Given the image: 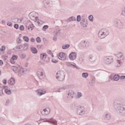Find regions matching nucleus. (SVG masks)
Listing matches in <instances>:
<instances>
[{
	"instance_id": "nucleus-22",
	"label": "nucleus",
	"mask_w": 125,
	"mask_h": 125,
	"mask_svg": "<svg viewBox=\"0 0 125 125\" xmlns=\"http://www.w3.org/2000/svg\"><path fill=\"white\" fill-rule=\"evenodd\" d=\"M81 25L83 27V28H85L87 25V22L85 21V20L84 19L83 20H82V21L80 22Z\"/></svg>"
},
{
	"instance_id": "nucleus-52",
	"label": "nucleus",
	"mask_w": 125,
	"mask_h": 125,
	"mask_svg": "<svg viewBox=\"0 0 125 125\" xmlns=\"http://www.w3.org/2000/svg\"><path fill=\"white\" fill-rule=\"evenodd\" d=\"M114 79V76L113 75H110L109 76V80L108 82H111V81H112V80Z\"/></svg>"
},
{
	"instance_id": "nucleus-46",
	"label": "nucleus",
	"mask_w": 125,
	"mask_h": 125,
	"mask_svg": "<svg viewBox=\"0 0 125 125\" xmlns=\"http://www.w3.org/2000/svg\"><path fill=\"white\" fill-rule=\"evenodd\" d=\"M90 83L91 84H93L94 83H95V78H93L91 81L90 82Z\"/></svg>"
},
{
	"instance_id": "nucleus-28",
	"label": "nucleus",
	"mask_w": 125,
	"mask_h": 125,
	"mask_svg": "<svg viewBox=\"0 0 125 125\" xmlns=\"http://www.w3.org/2000/svg\"><path fill=\"white\" fill-rule=\"evenodd\" d=\"M16 47L18 51H22V44L17 45Z\"/></svg>"
},
{
	"instance_id": "nucleus-11",
	"label": "nucleus",
	"mask_w": 125,
	"mask_h": 125,
	"mask_svg": "<svg viewBox=\"0 0 125 125\" xmlns=\"http://www.w3.org/2000/svg\"><path fill=\"white\" fill-rule=\"evenodd\" d=\"M26 71V69L21 67L20 69H19L18 73V76L19 77H21V76H23L25 74V72Z\"/></svg>"
},
{
	"instance_id": "nucleus-9",
	"label": "nucleus",
	"mask_w": 125,
	"mask_h": 125,
	"mask_svg": "<svg viewBox=\"0 0 125 125\" xmlns=\"http://www.w3.org/2000/svg\"><path fill=\"white\" fill-rule=\"evenodd\" d=\"M41 113L43 116H46L50 113V108L47 107L43 109H41Z\"/></svg>"
},
{
	"instance_id": "nucleus-60",
	"label": "nucleus",
	"mask_w": 125,
	"mask_h": 125,
	"mask_svg": "<svg viewBox=\"0 0 125 125\" xmlns=\"http://www.w3.org/2000/svg\"><path fill=\"white\" fill-rule=\"evenodd\" d=\"M51 62H53V63H57L58 62V61L56 60H54V59H52L51 60Z\"/></svg>"
},
{
	"instance_id": "nucleus-26",
	"label": "nucleus",
	"mask_w": 125,
	"mask_h": 125,
	"mask_svg": "<svg viewBox=\"0 0 125 125\" xmlns=\"http://www.w3.org/2000/svg\"><path fill=\"white\" fill-rule=\"evenodd\" d=\"M60 29H55L54 31V35L58 36V35H60Z\"/></svg>"
},
{
	"instance_id": "nucleus-48",
	"label": "nucleus",
	"mask_w": 125,
	"mask_h": 125,
	"mask_svg": "<svg viewBox=\"0 0 125 125\" xmlns=\"http://www.w3.org/2000/svg\"><path fill=\"white\" fill-rule=\"evenodd\" d=\"M82 96H83V94H82V93H81V92L77 93L78 98H81V97H82Z\"/></svg>"
},
{
	"instance_id": "nucleus-44",
	"label": "nucleus",
	"mask_w": 125,
	"mask_h": 125,
	"mask_svg": "<svg viewBox=\"0 0 125 125\" xmlns=\"http://www.w3.org/2000/svg\"><path fill=\"white\" fill-rule=\"evenodd\" d=\"M36 42L39 43H40V42H42V39H41V37H38L36 38Z\"/></svg>"
},
{
	"instance_id": "nucleus-20",
	"label": "nucleus",
	"mask_w": 125,
	"mask_h": 125,
	"mask_svg": "<svg viewBox=\"0 0 125 125\" xmlns=\"http://www.w3.org/2000/svg\"><path fill=\"white\" fill-rule=\"evenodd\" d=\"M66 64L68 67H72V66L73 68H76V69H80V67H79V66H77V65H76L75 64H73L69 62H66Z\"/></svg>"
},
{
	"instance_id": "nucleus-54",
	"label": "nucleus",
	"mask_w": 125,
	"mask_h": 125,
	"mask_svg": "<svg viewBox=\"0 0 125 125\" xmlns=\"http://www.w3.org/2000/svg\"><path fill=\"white\" fill-rule=\"evenodd\" d=\"M11 89L13 91H16V87L15 86L13 85L11 86Z\"/></svg>"
},
{
	"instance_id": "nucleus-43",
	"label": "nucleus",
	"mask_w": 125,
	"mask_h": 125,
	"mask_svg": "<svg viewBox=\"0 0 125 125\" xmlns=\"http://www.w3.org/2000/svg\"><path fill=\"white\" fill-rule=\"evenodd\" d=\"M34 27V24H30L29 26H28V30H30V29H31V30L32 31Z\"/></svg>"
},
{
	"instance_id": "nucleus-35",
	"label": "nucleus",
	"mask_w": 125,
	"mask_h": 125,
	"mask_svg": "<svg viewBox=\"0 0 125 125\" xmlns=\"http://www.w3.org/2000/svg\"><path fill=\"white\" fill-rule=\"evenodd\" d=\"M3 86L2 87H0V96H2L3 95Z\"/></svg>"
},
{
	"instance_id": "nucleus-59",
	"label": "nucleus",
	"mask_w": 125,
	"mask_h": 125,
	"mask_svg": "<svg viewBox=\"0 0 125 125\" xmlns=\"http://www.w3.org/2000/svg\"><path fill=\"white\" fill-rule=\"evenodd\" d=\"M76 107V104H72L71 105V109H74Z\"/></svg>"
},
{
	"instance_id": "nucleus-6",
	"label": "nucleus",
	"mask_w": 125,
	"mask_h": 125,
	"mask_svg": "<svg viewBox=\"0 0 125 125\" xmlns=\"http://www.w3.org/2000/svg\"><path fill=\"white\" fill-rule=\"evenodd\" d=\"M66 94L67 95V98H71V99H73L75 95H76V93H75L74 90L70 89L66 91Z\"/></svg>"
},
{
	"instance_id": "nucleus-56",
	"label": "nucleus",
	"mask_w": 125,
	"mask_h": 125,
	"mask_svg": "<svg viewBox=\"0 0 125 125\" xmlns=\"http://www.w3.org/2000/svg\"><path fill=\"white\" fill-rule=\"evenodd\" d=\"M7 26H8L9 27H12V23H11V22H8L7 23Z\"/></svg>"
},
{
	"instance_id": "nucleus-24",
	"label": "nucleus",
	"mask_w": 125,
	"mask_h": 125,
	"mask_svg": "<svg viewBox=\"0 0 125 125\" xmlns=\"http://www.w3.org/2000/svg\"><path fill=\"white\" fill-rule=\"evenodd\" d=\"M89 42H88L83 41L81 42V45L83 47H85L86 46H88Z\"/></svg>"
},
{
	"instance_id": "nucleus-10",
	"label": "nucleus",
	"mask_w": 125,
	"mask_h": 125,
	"mask_svg": "<svg viewBox=\"0 0 125 125\" xmlns=\"http://www.w3.org/2000/svg\"><path fill=\"white\" fill-rule=\"evenodd\" d=\"M115 110L117 111H118L119 113L121 114H123V115L125 114V107L124 105H120V106L118 107V108H115Z\"/></svg>"
},
{
	"instance_id": "nucleus-38",
	"label": "nucleus",
	"mask_w": 125,
	"mask_h": 125,
	"mask_svg": "<svg viewBox=\"0 0 125 125\" xmlns=\"http://www.w3.org/2000/svg\"><path fill=\"white\" fill-rule=\"evenodd\" d=\"M23 40L24 41V42H29V37L27 36H23Z\"/></svg>"
},
{
	"instance_id": "nucleus-55",
	"label": "nucleus",
	"mask_w": 125,
	"mask_h": 125,
	"mask_svg": "<svg viewBox=\"0 0 125 125\" xmlns=\"http://www.w3.org/2000/svg\"><path fill=\"white\" fill-rule=\"evenodd\" d=\"M119 79H120V80H125V75H122L121 76H119Z\"/></svg>"
},
{
	"instance_id": "nucleus-40",
	"label": "nucleus",
	"mask_w": 125,
	"mask_h": 125,
	"mask_svg": "<svg viewBox=\"0 0 125 125\" xmlns=\"http://www.w3.org/2000/svg\"><path fill=\"white\" fill-rule=\"evenodd\" d=\"M12 59L13 60H17V59H18V56L13 55L12 57Z\"/></svg>"
},
{
	"instance_id": "nucleus-30",
	"label": "nucleus",
	"mask_w": 125,
	"mask_h": 125,
	"mask_svg": "<svg viewBox=\"0 0 125 125\" xmlns=\"http://www.w3.org/2000/svg\"><path fill=\"white\" fill-rule=\"evenodd\" d=\"M31 50L32 52V53H34V54H37L38 53V50H37V48L33 47L31 48Z\"/></svg>"
},
{
	"instance_id": "nucleus-16",
	"label": "nucleus",
	"mask_w": 125,
	"mask_h": 125,
	"mask_svg": "<svg viewBox=\"0 0 125 125\" xmlns=\"http://www.w3.org/2000/svg\"><path fill=\"white\" fill-rule=\"evenodd\" d=\"M37 75L39 79H40V80H43V79L45 77L44 73H43V72L42 71H38L37 72Z\"/></svg>"
},
{
	"instance_id": "nucleus-64",
	"label": "nucleus",
	"mask_w": 125,
	"mask_h": 125,
	"mask_svg": "<svg viewBox=\"0 0 125 125\" xmlns=\"http://www.w3.org/2000/svg\"><path fill=\"white\" fill-rule=\"evenodd\" d=\"M2 83H4V84H6V80H3L2 81Z\"/></svg>"
},
{
	"instance_id": "nucleus-14",
	"label": "nucleus",
	"mask_w": 125,
	"mask_h": 125,
	"mask_svg": "<svg viewBox=\"0 0 125 125\" xmlns=\"http://www.w3.org/2000/svg\"><path fill=\"white\" fill-rule=\"evenodd\" d=\"M59 59L63 61L66 60V55L63 52L60 53L58 56Z\"/></svg>"
},
{
	"instance_id": "nucleus-18",
	"label": "nucleus",
	"mask_w": 125,
	"mask_h": 125,
	"mask_svg": "<svg viewBox=\"0 0 125 125\" xmlns=\"http://www.w3.org/2000/svg\"><path fill=\"white\" fill-rule=\"evenodd\" d=\"M96 49L97 51H104L105 49V47L102 45H97L96 47Z\"/></svg>"
},
{
	"instance_id": "nucleus-17",
	"label": "nucleus",
	"mask_w": 125,
	"mask_h": 125,
	"mask_svg": "<svg viewBox=\"0 0 125 125\" xmlns=\"http://www.w3.org/2000/svg\"><path fill=\"white\" fill-rule=\"evenodd\" d=\"M70 86L69 85L64 86L63 87H61V88H57L55 90L56 92H61V90L62 89H67V88H70Z\"/></svg>"
},
{
	"instance_id": "nucleus-37",
	"label": "nucleus",
	"mask_w": 125,
	"mask_h": 125,
	"mask_svg": "<svg viewBox=\"0 0 125 125\" xmlns=\"http://www.w3.org/2000/svg\"><path fill=\"white\" fill-rule=\"evenodd\" d=\"M31 20L34 21V22H37L38 21V17H35V16H33L30 17Z\"/></svg>"
},
{
	"instance_id": "nucleus-33",
	"label": "nucleus",
	"mask_w": 125,
	"mask_h": 125,
	"mask_svg": "<svg viewBox=\"0 0 125 125\" xmlns=\"http://www.w3.org/2000/svg\"><path fill=\"white\" fill-rule=\"evenodd\" d=\"M82 77L84 78V79H86L87 77H88V73L86 72V73H82Z\"/></svg>"
},
{
	"instance_id": "nucleus-53",
	"label": "nucleus",
	"mask_w": 125,
	"mask_h": 125,
	"mask_svg": "<svg viewBox=\"0 0 125 125\" xmlns=\"http://www.w3.org/2000/svg\"><path fill=\"white\" fill-rule=\"evenodd\" d=\"M14 27L15 28V29L18 30V29H19V25H18V24H15L14 25Z\"/></svg>"
},
{
	"instance_id": "nucleus-3",
	"label": "nucleus",
	"mask_w": 125,
	"mask_h": 125,
	"mask_svg": "<svg viewBox=\"0 0 125 125\" xmlns=\"http://www.w3.org/2000/svg\"><path fill=\"white\" fill-rule=\"evenodd\" d=\"M56 78L58 81L63 82L65 79V74H64V72L61 71H58L56 75Z\"/></svg>"
},
{
	"instance_id": "nucleus-2",
	"label": "nucleus",
	"mask_w": 125,
	"mask_h": 125,
	"mask_svg": "<svg viewBox=\"0 0 125 125\" xmlns=\"http://www.w3.org/2000/svg\"><path fill=\"white\" fill-rule=\"evenodd\" d=\"M109 30L107 29L103 28L98 32V37L99 39H104L109 35Z\"/></svg>"
},
{
	"instance_id": "nucleus-4",
	"label": "nucleus",
	"mask_w": 125,
	"mask_h": 125,
	"mask_svg": "<svg viewBox=\"0 0 125 125\" xmlns=\"http://www.w3.org/2000/svg\"><path fill=\"white\" fill-rule=\"evenodd\" d=\"M113 61H114V58L112 56H107L104 58V63L105 65L112 64Z\"/></svg>"
},
{
	"instance_id": "nucleus-25",
	"label": "nucleus",
	"mask_w": 125,
	"mask_h": 125,
	"mask_svg": "<svg viewBox=\"0 0 125 125\" xmlns=\"http://www.w3.org/2000/svg\"><path fill=\"white\" fill-rule=\"evenodd\" d=\"M8 83H9L11 85H13L15 83V79L14 78L12 77L10 80L8 81Z\"/></svg>"
},
{
	"instance_id": "nucleus-50",
	"label": "nucleus",
	"mask_w": 125,
	"mask_h": 125,
	"mask_svg": "<svg viewBox=\"0 0 125 125\" xmlns=\"http://www.w3.org/2000/svg\"><path fill=\"white\" fill-rule=\"evenodd\" d=\"M82 19V18L81 17V15H78L77 18V21L78 22H80Z\"/></svg>"
},
{
	"instance_id": "nucleus-27",
	"label": "nucleus",
	"mask_w": 125,
	"mask_h": 125,
	"mask_svg": "<svg viewBox=\"0 0 125 125\" xmlns=\"http://www.w3.org/2000/svg\"><path fill=\"white\" fill-rule=\"evenodd\" d=\"M76 17L72 16L69 18L67 21L66 22L67 23H69V22H71V21H76Z\"/></svg>"
},
{
	"instance_id": "nucleus-61",
	"label": "nucleus",
	"mask_w": 125,
	"mask_h": 125,
	"mask_svg": "<svg viewBox=\"0 0 125 125\" xmlns=\"http://www.w3.org/2000/svg\"><path fill=\"white\" fill-rule=\"evenodd\" d=\"M10 102V101H9V100H7L6 101L5 105L6 106H7V105H8V104H9Z\"/></svg>"
},
{
	"instance_id": "nucleus-58",
	"label": "nucleus",
	"mask_w": 125,
	"mask_h": 125,
	"mask_svg": "<svg viewBox=\"0 0 125 125\" xmlns=\"http://www.w3.org/2000/svg\"><path fill=\"white\" fill-rule=\"evenodd\" d=\"M53 40L54 42H56V41H57V36L54 35Z\"/></svg>"
},
{
	"instance_id": "nucleus-8",
	"label": "nucleus",
	"mask_w": 125,
	"mask_h": 125,
	"mask_svg": "<svg viewBox=\"0 0 125 125\" xmlns=\"http://www.w3.org/2000/svg\"><path fill=\"white\" fill-rule=\"evenodd\" d=\"M120 106H122V101L119 99H116L114 102V107L118 109Z\"/></svg>"
},
{
	"instance_id": "nucleus-36",
	"label": "nucleus",
	"mask_w": 125,
	"mask_h": 125,
	"mask_svg": "<svg viewBox=\"0 0 125 125\" xmlns=\"http://www.w3.org/2000/svg\"><path fill=\"white\" fill-rule=\"evenodd\" d=\"M41 58H42V60H44L45 58H46V55L44 53L41 54Z\"/></svg>"
},
{
	"instance_id": "nucleus-39",
	"label": "nucleus",
	"mask_w": 125,
	"mask_h": 125,
	"mask_svg": "<svg viewBox=\"0 0 125 125\" xmlns=\"http://www.w3.org/2000/svg\"><path fill=\"white\" fill-rule=\"evenodd\" d=\"M79 61L81 62H83V61H84V57L83 56L79 57Z\"/></svg>"
},
{
	"instance_id": "nucleus-15",
	"label": "nucleus",
	"mask_w": 125,
	"mask_h": 125,
	"mask_svg": "<svg viewBox=\"0 0 125 125\" xmlns=\"http://www.w3.org/2000/svg\"><path fill=\"white\" fill-rule=\"evenodd\" d=\"M44 122H47V123H51L54 125H57V121L53 118H51L49 120H47L46 119H44Z\"/></svg>"
},
{
	"instance_id": "nucleus-19",
	"label": "nucleus",
	"mask_w": 125,
	"mask_h": 125,
	"mask_svg": "<svg viewBox=\"0 0 125 125\" xmlns=\"http://www.w3.org/2000/svg\"><path fill=\"white\" fill-rule=\"evenodd\" d=\"M104 118L105 121H109L111 119V114L109 113H106L104 115Z\"/></svg>"
},
{
	"instance_id": "nucleus-47",
	"label": "nucleus",
	"mask_w": 125,
	"mask_h": 125,
	"mask_svg": "<svg viewBox=\"0 0 125 125\" xmlns=\"http://www.w3.org/2000/svg\"><path fill=\"white\" fill-rule=\"evenodd\" d=\"M46 29H48V25H44L42 27L43 31H46Z\"/></svg>"
},
{
	"instance_id": "nucleus-49",
	"label": "nucleus",
	"mask_w": 125,
	"mask_h": 125,
	"mask_svg": "<svg viewBox=\"0 0 125 125\" xmlns=\"http://www.w3.org/2000/svg\"><path fill=\"white\" fill-rule=\"evenodd\" d=\"M122 15H123L124 16H125V7H124L122 9Z\"/></svg>"
},
{
	"instance_id": "nucleus-63",
	"label": "nucleus",
	"mask_w": 125,
	"mask_h": 125,
	"mask_svg": "<svg viewBox=\"0 0 125 125\" xmlns=\"http://www.w3.org/2000/svg\"><path fill=\"white\" fill-rule=\"evenodd\" d=\"M48 54H50V55H51L52 54V52L51 50L48 51L47 52Z\"/></svg>"
},
{
	"instance_id": "nucleus-5",
	"label": "nucleus",
	"mask_w": 125,
	"mask_h": 125,
	"mask_svg": "<svg viewBox=\"0 0 125 125\" xmlns=\"http://www.w3.org/2000/svg\"><path fill=\"white\" fill-rule=\"evenodd\" d=\"M85 113V109L83 106H80L78 107L77 110V115H79V116H83L84 115Z\"/></svg>"
},
{
	"instance_id": "nucleus-29",
	"label": "nucleus",
	"mask_w": 125,
	"mask_h": 125,
	"mask_svg": "<svg viewBox=\"0 0 125 125\" xmlns=\"http://www.w3.org/2000/svg\"><path fill=\"white\" fill-rule=\"evenodd\" d=\"M11 69H12V70H13V71H14V72H15V73H18L19 68H18V67L12 66Z\"/></svg>"
},
{
	"instance_id": "nucleus-21",
	"label": "nucleus",
	"mask_w": 125,
	"mask_h": 125,
	"mask_svg": "<svg viewBox=\"0 0 125 125\" xmlns=\"http://www.w3.org/2000/svg\"><path fill=\"white\" fill-rule=\"evenodd\" d=\"M29 47V44L27 43H25L24 44H22V49L21 51H26V50H28Z\"/></svg>"
},
{
	"instance_id": "nucleus-51",
	"label": "nucleus",
	"mask_w": 125,
	"mask_h": 125,
	"mask_svg": "<svg viewBox=\"0 0 125 125\" xmlns=\"http://www.w3.org/2000/svg\"><path fill=\"white\" fill-rule=\"evenodd\" d=\"M19 28L20 31H24L25 27H24L23 25H20Z\"/></svg>"
},
{
	"instance_id": "nucleus-7",
	"label": "nucleus",
	"mask_w": 125,
	"mask_h": 125,
	"mask_svg": "<svg viewBox=\"0 0 125 125\" xmlns=\"http://www.w3.org/2000/svg\"><path fill=\"white\" fill-rule=\"evenodd\" d=\"M114 26L116 27V28H119V29H122L124 26V24H123V23H122L121 21L118 20L114 22Z\"/></svg>"
},
{
	"instance_id": "nucleus-23",
	"label": "nucleus",
	"mask_w": 125,
	"mask_h": 125,
	"mask_svg": "<svg viewBox=\"0 0 125 125\" xmlns=\"http://www.w3.org/2000/svg\"><path fill=\"white\" fill-rule=\"evenodd\" d=\"M6 86H3V88L4 89V91L5 92L6 94H7L8 95H10V94H11V90H10V89H9L8 88H6Z\"/></svg>"
},
{
	"instance_id": "nucleus-31",
	"label": "nucleus",
	"mask_w": 125,
	"mask_h": 125,
	"mask_svg": "<svg viewBox=\"0 0 125 125\" xmlns=\"http://www.w3.org/2000/svg\"><path fill=\"white\" fill-rule=\"evenodd\" d=\"M68 47H70V44H63L62 46V49H68Z\"/></svg>"
},
{
	"instance_id": "nucleus-42",
	"label": "nucleus",
	"mask_w": 125,
	"mask_h": 125,
	"mask_svg": "<svg viewBox=\"0 0 125 125\" xmlns=\"http://www.w3.org/2000/svg\"><path fill=\"white\" fill-rule=\"evenodd\" d=\"M89 20L91 21V22H93V16H92V15H90V16H89Z\"/></svg>"
},
{
	"instance_id": "nucleus-34",
	"label": "nucleus",
	"mask_w": 125,
	"mask_h": 125,
	"mask_svg": "<svg viewBox=\"0 0 125 125\" xmlns=\"http://www.w3.org/2000/svg\"><path fill=\"white\" fill-rule=\"evenodd\" d=\"M20 57L21 59H25L26 58V54L21 53L20 54Z\"/></svg>"
},
{
	"instance_id": "nucleus-13",
	"label": "nucleus",
	"mask_w": 125,
	"mask_h": 125,
	"mask_svg": "<svg viewBox=\"0 0 125 125\" xmlns=\"http://www.w3.org/2000/svg\"><path fill=\"white\" fill-rule=\"evenodd\" d=\"M69 58L70 60H75L77 58V53L76 52H71L69 55Z\"/></svg>"
},
{
	"instance_id": "nucleus-32",
	"label": "nucleus",
	"mask_w": 125,
	"mask_h": 125,
	"mask_svg": "<svg viewBox=\"0 0 125 125\" xmlns=\"http://www.w3.org/2000/svg\"><path fill=\"white\" fill-rule=\"evenodd\" d=\"M120 79V75H115V76H113V80L114 81H118Z\"/></svg>"
},
{
	"instance_id": "nucleus-62",
	"label": "nucleus",
	"mask_w": 125,
	"mask_h": 125,
	"mask_svg": "<svg viewBox=\"0 0 125 125\" xmlns=\"http://www.w3.org/2000/svg\"><path fill=\"white\" fill-rule=\"evenodd\" d=\"M35 41L36 40L34 39V38H32L30 40V42H35Z\"/></svg>"
},
{
	"instance_id": "nucleus-12",
	"label": "nucleus",
	"mask_w": 125,
	"mask_h": 125,
	"mask_svg": "<svg viewBox=\"0 0 125 125\" xmlns=\"http://www.w3.org/2000/svg\"><path fill=\"white\" fill-rule=\"evenodd\" d=\"M37 92V94L39 95V96H42V95H43V94H45L46 91L44 89H39L36 91Z\"/></svg>"
},
{
	"instance_id": "nucleus-57",
	"label": "nucleus",
	"mask_w": 125,
	"mask_h": 125,
	"mask_svg": "<svg viewBox=\"0 0 125 125\" xmlns=\"http://www.w3.org/2000/svg\"><path fill=\"white\" fill-rule=\"evenodd\" d=\"M4 50H5V47L2 46L1 47V48H0V51H1L2 52V51H3Z\"/></svg>"
},
{
	"instance_id": "nucleus-45",
	"label": "nucleus",
	"mask_w": 125,
	"mask_h": 125,
	"mask_svg": "<svg viewBox=\"0 0 125 125\" xmlns=\"http://www.w3.org/2000/svg\"><path fill=\"white\" fill-rule=\"evenodd\" d=\"M22 42V40L20 38H18L17 40V43H21Z\"/></svg>"
},
{
	"instance_id": "nucleus-41",
	"label": "nucleus",
	"mask_w": 125,
	"mask_h": 125,
	"mask_svg": "<svg viewBox=\"0 0 125 125\" xmlns=\"http://www.w3.org/2000/svg\"><path fill=\"white\" fill-rule=\"evenodd\" d=\"M89 58L90 60H91V61H95V60H94V57L92 55H89Z\"/></svg>"
},
{
	"instance_id": "nucleus-1",
	"label": "nucleus",
	"mask_w": 125,
	"mask_h": 125,
	"mask_svg": "<svg viewBox=\"0 0 125 125\" xmlns=\"http://www.w3.org/2000/svg\"><path fill=\"white\" fill-rule=\"evenodd\" d=\"M125 55L122 52H119L116 55V59L114 62L115 67H120L123 65L125 62Z\"/></svg>"
}]
</instances>
